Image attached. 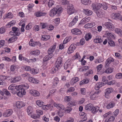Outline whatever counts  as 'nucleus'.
<instances>
[{
  "mask_svg": "<svg viewBox=\"0 0 122 122\" xmlns=\"http://www.w3.org/2000/svg\"><path fill=\"white\" fill-rule=\"evenodd\" d=\"M79 78L77 77H76L72 79V81H74V83H76L79 80Z\"/></svg>",
  "mask_w": 122,
  "mask_h": 122,
  "instance_id": "56",
  "label": "nucleus"
},
{
  "mask_svg": "<svg viewBox=\"0 0 122 122\" xmlns=\"http://www.w3.org/2000/svg\"><path fill=\"white\" fill-rule=\"evenodd\" d=\"M71 100V97L69 96H66L64 98V100L66 102H68Z\"/></svg>",
  "mask_w": 122,
  "mask_h": 122,
  "instance_id": "41",
  "label": "nucleus"
},
{
  "mask_svg": "<svg viewBox=\"0 0 122 122\" xmlns=\"http://www.w3.org/2000/svg\"><path fill=\"white\" fill-rule=\"evenodd\" d=\"M9 77V76H3V75L0 76V78L1 79L4 80H5L7 78H8Z\"/></svg>",
  "mask_w": 122,
  "mask_h": 122,
  "instance_id": "51",
  "label": "nucleus"
},
{
  "mask_svg": "<svg viewBox=\"0 0 122 122\" xmlns=\"http://www.w3.org/2000/svg\"><path fill=\"white\" fill-rule=\"evenodd\" d=\"M30 93L32 95L35 97L38 96L40 94V93L34 90H30Z\"/></svg>",
  "mask_w": 122,
  "mask_h": 122,
  "instance_id": "16",
  "label": "nucleus"
},
{
  "mask_svg": "<svg viewBox=\"0 0 122 122\" xmlns=\"http://www.w3.org/2000/svg\"><path fill=\"white\" fill-rule=\"evenodd\" d=\"M32 108L31 106H29L27 107V111L29 115L32 113Z\"/></svg>",
  "mask_w": 122,
  "mask_h": 122,
  "instance_id": "39",
  "label": "nucleus"
},
{
  "mask_svg": "<svg viewBox=\"0 0 122 122\" xmlns=\"http://www.w3.org/2000/svg\"><path fill=\"white\" fill-rule=\"evenodd\" d=\"M81 3L85 5H87L89 2V0H82Z\"/></svg>",
  "mask_w": 122,
  "mask_h": 122,
  "instance_id": "43",
  "label": "nucleus"
},
{
  "mask_svg": "<svg viewBox=\"0 0 122 122\" xmlns=\"http://www.w3.org/2000/svg\"><path fill=\"white\" fill-rule=\"evenodd\" d=\"M83 12L85 14L87 15H90L92 14V11L86 9H83Z\"/></svg>",
  "mask_w": 122,
  "mask_h": 122,
  "instance_id": "12",
  "label": "nucleus"
},
{
  "mask_svg": "<svg viewBox=\"0 0 122 122\" xmlns=\"http://www.w3.org/2000/svg\"><path fill=\"white\" fill-rule=\"evenodd\" d=\"M54 106L55 107H57V109H58L59 111H62L64 109V106L61 104H57L56 103L54 104Z\"/></svg>",
  "mask_w": 122,
  "mask_h": 122,
  "instance_id": "9",
  "label": "nucleus"
},
{
  "mask_svg": "<svg viewBox=\"0 0 122 122\" xmlns=\"http://www.w3.org/2000/svg\"><path fill=\"white\" fill-rule=\"evenodd\" d=\"M85 39L83 38L81 39L80 41V43L77 42V43L76 44V45L77 46H78L80 45H83L85 43Z\"/></svg>",
  "mask_w": 122,
  "mask_h": 122,
  "instance_id": "29",
  "label": "nucleus"
},
{
  "mask_svg": "<svg viewBox=\"0 0 122 122\" xmlns=\"http://www.w3.org/2000/svg\"><path fill=\"white\" fill-rule=\"evenodd\" d=\"M108 40V43L109 45L111 46H115V43L111 39L110 37H107Z\"/></svg>",
  "mask_w": 122,
  "mask_h": 122,
  "instance_id": "20",
  "label": "nucleus"
},
{
  "mask_svg": "<svg viewBox=\"0 0 122 122\" xmlns=\"http://www.w3.org/2000/svg\"><path fill=\"white\" fill-rule=\"evenodd\" d=\"M76 46L77 45L76 44H71L69 47L73 51L75 49Z\"/></svg>",
  "mask_w": 122,
  "mask_h": 122,
  "instance_id": "42",
  "label": "nucleus"
},
{
  "mask_svg": "<svg viewBox=\"0 0 122 122\" xmlns=\"http://www.w3.org/2000/svg\"><path fill=\"white\" fill-rule=\"evenodd\" d=\"M56 48V45H53L52 47H51L49 49L48 51V54L50 55H52V56H53L52 53L54 51Z\"/></svg>",
  "mask_w": 122,
  "mask_h": 122,
  "instance_id": "11",
  "label": "nucleus"
},
{
  "mask_svg": "<svg viewBox=\"0 0 122 122\" xmlns=\"http://www.w3.org/2000/svg\"><path fill=\"white\" fill-rule=\"evenodd\" d=\"M28 80L31 82L35 83H38L39 82L38 81L36 80L35 79L31 77H29L28 78Z\"/></svg>",
  "mask_w": 122,
  "mask_h": 122,
  "instance_id": "21",
  "label": "nucleus"
},
{
  "mask_svg": "<svg viewBox=\"0 0 122 122\" xmlns=\"http://www.w3.org/2000/svg\"><path fill=\"white\" fill-rule=\"evenodd\" d=\"M102 6V4L101 3H93L92 4L91 7L93 10L96 12L99 10Z\"/></svg>",
  "mask_w": 122,
  "mask_h": 122,
  "instance_id": "5",
  "label": "nucleus"
},
{
  "mask_svg": "<svg viewBox=\"0 0 122 122\" xmlns=\"http://www.w3.org/2000/svg\"><path fill=\"white\" fill-rule=\"evenodd\" d=\"M97 16L99 17H101L103 16V14L102 12L100 11V10H99L95 12Z\"/></svg>",
  "mask_w": 122,
  "mask_h": 122,
  "instance_id": "34",
  "label": "nucleus"
},
{
  "mask_svg": "<svg viewBox=\"0 0 122 122\" xmlns=\"http://www.w3.org/2000/svg\"><path fill=\"white\" fill-rule=\"evenodd\" d=\"M5 28L4 27H2L0 29V33L3 34L5 32Z\"/></svg>",
  "mask_w": 122,
  "mask_h": 122,
  "instance_id": "48",
  "label": "nucleus"
},
{
  "mask_svg": "<svg viewBox=\"0 0 122 122\" xmlns=\"http://www.w3.org/2000/svg\"><path fill=\"white\" fill-rule=\"evenodd\" d=\"M15 23V20H13L9 22L7 25L8 26V27H10L11 26L14 25Z\"/></svg>",
  "mask_w": 122,
  "mask_h": 122,
  "instance_id": "38",
  "label": "nucleus"
},
{
  "mask_svg": "<svg viewBox=\"0 0 122 122\" xmlns=\"http://www.w3.org/2000/svg\"><path fill=\"white\" fill-rule=\"evenodd\" d=\"M71 65V63L70 62L66 61L64 64V69L66 70L67 69L69 68Z\"/></svg>",
  "mask_w": 122,
  "mask_h": 122,
  "instance_id": "22",
  "label": "nucleus"
},
{
  "mask_svg": "<svg viewBox=\"0 0 122 122\" xmlns=\"http://www.w3.org/2000/svg\"><path fill=\"white\" fill-rule=\"evenodd\" d=\"M19 88L18 91H17V95L20 97H21L23 95H25L26 93V92L25 89H27L28 88L29 86H28L27 88L25 87V88H23L20 85L18 86Z\"/></svg>",
  "mask_w": 122,
  "mask_h": 122,
  "instance_id": "3",
  "label": "nucleus"
},
{
  "mask_svg": "<svg viewBox=\"0 0 122 122\" xmlns=\"http://www.w3.org/2000/svg\"><path fill=\"white\" fill-rule=\"evenodd\" d=\"M116 77L117 79L122 78V73H119L117 74L116 75Z\"/></svg>",
  "mask_w": 122,
  "mask_h": 122,
  "instance_id": "46",
  "label": "nucleus"
},
{
  "mask_svg": "<svg viewBox=\"0 0 122 122\" xmlns=\"http://www.w3.org/2000/svg\"><path fill=\"white\" fill-rule=\"evenodd\" d=\"M90 19L91 18L90 17L84 18L81 21L80 23H79V24L80 25L86 23L89 21Z\"/></svg>",
  "mask_w": 122,
  "mask_h": 122,
  "instance_id": "15",
  "label": "nucleus"
},
{
  "mask_svg": "<svg viewBox=\"0 0 122 122\" xmlns=\"http://www.w3.org/2000/svg\"><path fill=\"white\" fill-rule=\"evenodd\" d=\"M0 93L2 96H3L4 94L8 96L10 95V94L9 92L5 89H3L2 91H0Z\"/></svg>",
  "mask_w": 122,
  "mask_h": 122,
  "instance_id": "18",
  "label": "nucleus"
},
{
  "mask_svg": "<svg viewBox=\"0 0 122 122\" xmlns=\"http://www.w3.org/2000/svg\"><path fill=\"white\" fill-rule=\"evenodd\" d=\"M13 111L12 109H8L6 110L3 114V116L5 117L10 116L13 113Z\"/></svg>",
  "mask_w": 122,
  "mask_h": 122,
  "instance_id": "7",
  "label": "nucleus"
},
{
  "mask_svg": "<svg viewBox=\"0 0 122 122\" xmlns=\"http://www.w3.org/2000/svg\"><path fill=\"white\" fill-rule=\"evenodd\" d=\"M104 25L108 29H113L114 27L112 24L110 22H106Z\"/></svg>",
  "mask_w": 122,
  "mask_h": 122,
  "instance_id": "17",
  "label": "nucleus"
},
{
  "mask_svg": "<svg viewBox=\"0 0 122 122\" xmlns=\"http://www.w3.org/2000/svg\"><path fill=\"white\" fill-rule=\"evenodd\" d=\"M46 13H42L40 12H37L36 13V16L37 17H40L44 15H46Z\"/></svg>",
  "mask_w": 122,
  "mask_h": 122,
  "instance_id": "31",
  "label": "nucleus"
},
{
  "mask_svg": "<svg viewBox=\"0 0 122 122\" xmlns=\"http://www.w3.org/2000/svg\"><path fill=\"white\" fill-rule=\"evenodd\" d=\"M72 110V108L70 107H67L65 109L66 113H69Z\"/></svg>",
  "mask_w": 122,
  "mask_h": 122,
  "instance_id": "44",
  "label": "nucleus"
},
{
  "mask_svg": "<svg viewBox=\"0 0 122 122\" xmlns=\"http://www.w3.org/2000/svg\"><path fill=\"white\" fill-rule=\"evenodd\" d=\"M93 107L92 104L90 103L85 106V108L86 110L91 111Z\"/></svg>",
  "mask_w": 122,
  "mask_h": 122,
  "instance_id": "13",
  "label": "nucleus"
},
{
  "mask_svg": "<svg viewBox=\"0 0 122 122\" xmlns=\"http://www.w3.org/2000/svg\"><path fill=\"white\" fill-rule=\"evenodd\" d=\"M54 1L53 0H50L48 2V5L49 7H51L54 5Z\"/></svg>",
  "mask_w": 122,
  "mask_h": 122,
  "instance_id": "36",
  "label": "nucleus"
},
{
  "mask_svg": "<svg viewBox=\"0 0 122 122\" xmlns=\"http://www.w3.org/2000/svg\"><path fill=\"white\" fill-rule=\"evenodd\" d=\"M17 38V37L14 36L9 39L8 41H10L11 42H13L16 41Z\"/></svg>",
  "mask_w": 122,
  "mask_h": 122,
  "instance_id": "33",
  "label": "nucleus"
},
{
  "mask_svg": "<svg viewBox=\"0 0 122 122\" xmlns=\"http://www.w3.org/2000/svg\"><path fill=\"white\" fill-rule=\"evenodd\" d=\"M115 31L117 34L121 37H122V31L120 29L116 28L115 30Z\"/></svg>",
  "mask_w": 122,
  "mask_h": 122,
  "instance_id": "25",
  "label": "nucleus"
},
{
  "mask_svg": "<svg viewBox=\"0 0 122 122\" xmlns=\"http://www.w3.org/2000/svg\"><path fill=\"white\" fill-rule=\"evenodd\" d=\"M91 37L92 36L91 33H89L86 35L85 36V39L86 41H88L91 39Z\"/></svg>",
  "mask_w": 122,
  "mask_h": 122,
  "instance_id": "37",
  "label": "nucleus"
},
{
  "mask_svg": "<svg viewBox=\"0 0 122 122\" xmlns=\"http://www.w3.org/2000/svg\"><path fill=\"white\" fill-rule=\"evenodd\" d=\"M114 61V59L112 58H108L106 62L105 66L106 68H107L110 63Z\"/></svg>",
  "mask_w": 122,
  "mask_h": 122,
  "instance_id": "14",
  "label": "nucleus"
},
{
  "mask_svg": "<svg viewBox=\"0 0 122 122\" xmlns=\"http://www.w3.org/2000/svg\"><path fill=\"white\" fill-rule=\"evenodd\" d=\"M14 78L17 82H18L21 79V78L20 76L15 77Z\"/></svg>",
  "mask_w": 122,
  "mask_h": 122,
  "instance_id": "60",
  "label": "nucleus"
},
{
  "mask_svg": "<svg viewBox=\"0 0 122 122\" xmlns=\"http://www.w3.org/2000/svg\"><path fill=\"white\" fill-rule=\"evenodd\" d=\"M79 30V29L77 28H75L72 30L71 32L73 34L75 35L76 33L78 32V31Z\"/></svg>",
  "mask_w": 122,
  "mask_h": 122,
  "instance_id": "45",
  "label": "nucleus"
},
{
  "mask_svg": "<svg viewBox=\"0 0 122 122\" xmlns=\"http://www.w3.org/2000/svg\"><path fill=\"white\" fill-rule=\"evenodd\" d=\"M75 90V89L74 87H71L67 91V92H72L74 91Z\"/></svg>",
  "mask_w": 122,
  "mask_h": 122,
  "instance_id": "57",
  "label": "nucleus"
},
{
  "mask_svg": "<svg viewBox=\"0 0 122 122\" xmlns=\"http://www.w3.org/2000/svg\"><path fill=\"white\" fill-rule=\"evenodd\" d=\"M32 27L31 25L30 24H29L26 26L25 28V29L27 30H28L30 29Z\"/></svg>",
  "mask_w": 122,
  "mask_h": 122,
  "instance_id": "58",
  "label": "nucleus"
},
{
  "mask_svg": "<svg viewBox=\"0 0 122 122\" xmlns=\"http://www.w3.org/2000/svg\"><path fill=\"white\" fill-rule=\"evenodd\" d=\"M16 68V67L13 65H12L11 66L10 70L11 71H14L15 69Z\"/></svg>",
  "mask_w": 122,
  "mask_h": 122,
  "instance_id": "64",
  "label": "nucleus"
},
{
  "mask_svg": "<svg viewBox=\"0 0 122 122\" xmlns=\"http://www.w3.org/2000/svg\"><path fill=\"white\" fill-rule=\"evenodd\" d=\"M81 94H82L84 95L86 94V89L84 88H82L81 89Z\"/></svg>",
  "mask_w": 122,
  "mask_h": 122,
  "instance_id": "53",
  "label": "nucleus"
},
{
  "mask_svg": "<svg viewBox=\"0 0 122 122\" xmlns=\"http://www.w3.org/2000/svg\"><path fill=\"white\" fill-rule=\"evenodd\" d=\"M13 17L12 14L11 13H9L7 15L6 17L7 18H11Z\"/></svg>",
  "mask_w": 122,
  "mask_h": 122,
  "instance_id": "50",
  "label": "nucleus"
},
{
  "mask_svg": "<svg viewBox=\"0 0 122 122\" xmlns=\"http://www.w3.org/2000/svg\"><path fill=\"white\" fill-rule=\"evenodd\" d=\"M102 65L100 64L97 67V71L98 72H99L100 70L102 69Z\"/></svg>",
  "mask_w": 122,
  "mask_h": 122,
  "instance_id": "49",
  "label": "nucleus"
},
{
  "mask_svg": "<svg viewBox=\"0 0 122 122\" xmlns=\"http://www.w3.org/2000/svg\"><path fill=\"white\" fill-rule=\"evenodd\" d=\"M47 28L48 30L50 31L51 30L53 29L54 27L53 25H50L48 26Z\"/></svg>",
  "mask_w": 122,
  "mask_h": 122,
  "instance_id": "52",
  "label": "nucleus"
},
{
  "mask_svg": "<svg viewBox=\"0 0 122 122\" xmlns=\"http://www.w3.org/2000/svg\"><path fill=\"white\" fill-rule=\"evenodd\" d=\"M62 58L61 57H60L58 58L55 64V67L53 68V73H55L56 72V71H57L62 66Z\"/></svg>",
  "mask_w": 122,
  "mask_h": 122,
  "instance_id": "2",
  "label": "nucleus"
},
{
  "mask_svg": "<svg viewBox=\"0 0 122 122\" xmlns=\"http://www.w3.org/2000/svg\"><path fill=\"white\" fill-rule=\"evenodd\" d=\"M99 108L98 107H93L92 109L91 110L92 112L94 114L96 113L99 110Z\"/></svg>",
  "mask_w": 122,
  "mask_h": 122,
  "instance_id": "32",
  "label": "nucleus"
},
{
  "mask_svg": "<svg viewBox=\"0 0 122 122\" xmlns=\"http://www.w3.org/2000/svg\"><path fill=\"white\" fill-rule=\"evenodd\" d=\"M12 31L15 34V36H18L20 35V33H19V31L17 28L16 27H12Z\"/></svg>",
  "mask_w": 122,
  "mask_h": 122,
  "instance_id": "19",
  "label": "nucleus"
},
{
  "mask_svg": "<svg viewBox=\"0 0 122 122\" xmlns=\"http://www.w3.org/2000/svg\"><path fill=\"white\" fill-rule=\"evenodd\" d=\"M37 105L40 107H42L43 105V102L41 100H37L36 102Z\"/></svg>",
  "mask_w": 122,
  "mask_h": 122,
  "instance_id": "35",
  "label": "nucleus"
},
{
  "mask_svg": "<svg viewBox=\"0 0 122 122\" xmlns=\"http://www.w3.org/2000/svg\"><path fill=\"white\" fill-rule=\"evenodd\" d=\"M5 41L3 40L0 41V48L2 47L4 44Z\"/></svg>",
  "mask_w": 122,
  "mask_h": 122,
  "instance_id": "62",
  "label": "nucleus"
},
{
  "mask_svg": "<svg viewBox=\"0 0 122 122\" xmlns=\"http://www.w3.org/2000/svg\"><path fill=\"white\" fill-rule=\"evenodd\" d=\"M92 24L88 23L84 25V27L86 28H89L92 27Z\"/></svg>",
  "mask_w": 122,
  "mask_h": 122,
  "instance_id": "47",
  "label": "nucleus"
},
{
  "mask_svg": "<svg viewBox=\"0 0 122 122\" xmlns=\"http://www.w3.org/2000/svg\"><path fill=\"white\" fill-rule=\"evenodd\" d=\"M114 119L115 118L114 117L111 116L109 119L107 118L106 119L105 122H113Z\"/></svg>",
  "mask_w": 122,
  "mask_h": 122,
  "instance_id": "30",
  "label": "nucleus"
},
{
  "mask_svg": "<svg viewBox=\"0 0 122 122\" xmlns=\"http://www.w3.org/2000/svg\"><path fill=\"white\" fill-rule=\"evenodd\" d=\"M115 106V104L113 102H110L107 106V109H110L112 108Z\"/></svg>",
  "mask_w": 122,
  "mask_h": 122,
  "instance_id": "28",
  "label": "nucleus"
},
{
  "mask_svg": "<svg viewBox=\"0 0 122 122\" xmlns=\"http://www.w3.org/2000/svg\"><path fill=\"white\" fill-rule=\"evenodd\" d=\"M50 36L49 35H42V36L41 40L43 41H46L50 39Z\"/></svg>",
  "mask_w": 122,
  "mask_h": 122,
  "instance_id": "24",
  "label": "nucleus"
},
{
  "mask_svg": "<svg viewBox=\"0 0 122 122\" xmlns=\"http://www.w3.org/2000/svg\"><path fill=\"white\" fill-rule=\"evenodd\" d=\"M113 68H108L104 71L105 73L107 74H110L113 72Z\"/></svg>",
  "mask_w": 122,
  "mask_h": 122,
  "instance_id": "26",
  "label": "nucleus"
},
{
  "mask_svg": "<svg viewBox=\"0 0 122 122\" xmlns=\"http://www.w3.org/2000/svg\"><path fill=\"white\" fill-rule=\"evenodd\" d=\"M59 79L58 78L56 77L55 78L54 80V84H57L58 82Z\"/></svg>",
  "mask_w": 122,
  "mask_h": 122,
  "instance_id": "63",
  "label": "nucleus"
},
{
  "mask_svg": "<svg viewBox=\"0 0 122 122\" xmlns=\"http://www.w3.org/2000/svg\"><path fill=\"white\" fill-rule=\"evenodd\" d=\"M14 85L12 84L10 85L8 87V89L10 90V92L13 94H15L16 93L17 94V91H18L19 87L18 86H14Z\"/></svg>",
  "mask_w": 122,
  "mask_h": 122,
  "instance_id": "4",
  "label": "nucleus"
},
{
  "mask_svg": "<svg viewBox=\"0 0 122 122\" xmlns=\"http://www.w3.org/2000/svg\"><path fill=\"white\" fill-rule=\"evenodd\" d=\"M52 55H50L48 54L46 56L43 58V61H46L50 59L52 57Z\"/></svg>",
  "mask_w": 122,
  "mask_h": 122,
  "instance_id": "23",
  "label": "nucleus"
},
{
  "mask_svg": "<svg viewBox=\"0 0 122 122\" xmlns=\"http://www.w3.org/2000/svg\"><path fill=\"white\" fill-rule=\"evenodd\" d=\"M75 10L73 5L72 4H70L67 7V12L69 15H70L74 13Z\"/></svg>",
  "mask_w": 122,
  "mask_h": 122,
  "instance_id": "6",
  "label": "nucleus"
},
{
  "mask_svg": "<svg viewBox=\"0 0 122 122\" xmlns=\"http://www.w3.org/2000/svg\"><path fill=\"white\" fill-rule=\"evenodd\" d=\"M62 9L61 7L57 6L56 8H54L51 10L50 12V15L51 16L53 17L56 14H57L59 16L60 14L62 12Z\"/></svg>",
  "mask_w": 122,
  "mask_h": 122,
  "instance_id": "1",
  "label": "nucleus"
},
{
  "mask_svg": "<svg viewBox=\"0 0 122 122\" xmlns=\"http://www.w3.org/2000/svg\"><path fill=\"white\" fill-rule=\"evenodd\" d=\"M113 89L111 87L108 88L106 90L105 96L106 98H108L109 97V94L113 91Z\"/></svg>",
  "mask_w": 122,
  "mask_h": 122,
  "instance_id": "8",
  "label": "nucleus"
},
{
  "mask_svg": "<svg viewBox=\"0 0 122 122\" xmlns=\"http://www.w3.org/2000/svg\"><path fill=\"white\" fill-rule=\"evenodd\" d=\"M58 114L60 117H62L64 114V113L61 111H59L58 112Z\"/></svg>",
  "mask_w": 122,
  "mask_h": 122,
  "instance_id": "54",
  "label": "nucleus"
},
{
  "mask_svg": "<svg viewBox=\"0 0 122 122\" xmlns=\"http://www.w3.org/2000/svg\"><path fill=\"white\" fill-rule=\"evenodd\" d=\"M102 81L107 83L108 82V81L107 80L106 77L105 76H103L102 77Z\"/></svg>",
  "mask_w": 122,
  "mask_h": 122,
  "instance_id": "61",
  "label": "nucleus"
},
{
  "mask_svg": "<svg viewBox=\"0 0 122 122\" xmlns=\"http://www.w3.org/2000/svg\"><path fill=\"white\" fill-rule=\"evenodd\" d=\"M16 105L18 108L20 109L22 107L25 106V105L23 102L21 101H18L16 102Z\"/></svg>",
  "mask_w": 122,
  "mask_h": 122,
  "instance_id": "10",
  "label": "nucleus"
},
{
  "mask_svg": "<svg viewBox=\"0 0 122 122\" xmlns=\"http://www.w3.org/2000/svg\"><path fill=\"white\" fill-rule=\"evenodd\" d=\"M97 96H96V95L94 93L92 95H91L90 96V98L92 100H94V99H95V98Z\"/></svg>",
  "mask_w": 122,
  "mask_h": 122,
  "instance_id": "55",
  "label": "nucleus"
},
{
  "mask_svg": "<svg viewBox=\"0 0 122 122\" xmlns=\"http://www.w3.org/2000/svg\"><path fill=\"white\" fill-rule=\"evenodd\" d=\"M36 113L38 115H41L43 114V112L42 111L39 110H36Z\"/></svg>",
  "mask_w": 122,
  "mask_h": 122,
  "instance_id": "59",
  "label": "nucleus"
},
{
  "mask_svg": "<svg viewBox=\"0 0 122 122\" xmlns=\"http://www.w3.org/2000/svg\"><path fill=\"white\" fill-rule=\"evenodd\" d=\"M102 40L101 38H99L98 37H97L96 39H94V41L95 43H100L102 42Z\"/></svg>",
  "mask_w": 122,
  "mask_h": 122,
  "instance_id": "27",
  "label": "nucleus"
},
{
  "mask_svg": "<svg viewBox=\"0 0 122 122\" xmlns=\"http://www.w3.org/2000/svg\"><path fill=\"white\" fill-rule=\"evenodd\" d=\"M114 15L116 18H118L120 20L122 18V16L119 13H116Z\"/></svg>",
  "mask_w": 122,
  "mask_h": 122,
  "instance_id": "40",
  "label": "nucleus"
}]
</instances>
